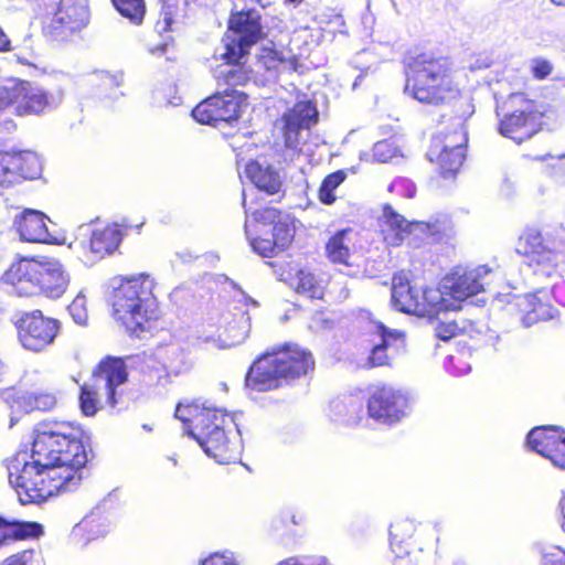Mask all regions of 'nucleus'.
I'll list each match as a JSON object with an SVG mask.
<instances>
[{
	"label": "nucleus",
	"mask_w": 565,
	"mask_h": 565,
	"mask_svg": "<svg viewBox=\"0 0 565 565\" xmlns=\"http://www.w3.org/2000/svg\"><path fill=\"white\" fill-rule=\"evenodd\" d=\"M351 228H343L332 234L326 243V257L332 264L349 265L351 248L348 236Z\"/></svg>",
	"instance_id": "c9c22d12"
},
{
	"label": "nucleus",
	"mask_w": 565,
	"mask_h": 565,
	"mask_svg": "<svg viewBox=\"0 0 565 565\" xmlns=\"http://www.w3.org/2000/svg\"><path fill=\"white\" fill-rule=\"evenodd\" d=\"M551 2L558 7H565V0H551Z\"/></svg>",
	"instance_id": "6e6d98bb"
},
{
	"label": "nucleus",
	"mask_w": 565,
	"mask_h": 565,
	"mask_svg": "<svg viewBox=\"0 0 565 565\" xmlns=\"http://www.w3.org/2000/svg\"><path fill=\"white\" fill-rule=\"evenodd\" d=\"M128 366L124 358L105 355L93 367L90 377L95 382L104 381L106 388V405L115 408L121 399L119 386L128 381Z\"/></svg>",
	"instance_id": "5701e85b"
},
{
	"label": "nucleus",
	"mask_w": 565,
	"mask_h": 565,
	"mask_svg": "<svg viewBox=\"0 0 565 565\" xmlns=\"http://www.w3.org/2000/svg\"><path fill=\"white\" fill-rule=\"evenodd\" d=\"M200 565H236L232 559L222 554L214 553L203 559Z\"/></svg>",
	"instance_id": "09e8293b"
},
{
	"label": "nucleus",
	"mask_w": 565,
	"mask_h": 565,
	"mask_svg": "<svg viewBox=\"0 0 565 565\" xmlns=\"http://www.w3.org/2000/svg\"><path fill=\"white\" fill-rule=\"evenodd\" d=\"M11 42L3 30L0 28V51H9Z\"/></svg>",
	"instance_id": "3c124183"
},
{
	"label": "nucleus",
	"mask_w": 565,
	"mask_h": 565,
	"mask_svg": "<svg viewBox=\"0 0 565 565\" xmlns=\"http://www.w3.org/2000/svg\"><path fill=\"white\" fill-rule=\"evenodd\" d=\"M392 305L399 312L433 318L448 310L446 299L438 288L413 284L405 271L392 277Z\"/></svg>",
	"instance_id": "9d476101"
},
{
	"label": "nucleus",
	"mask_w": 565,
	"mask_h": 565,
	"mask_svg": "<svg viewBox=\"0 0 565 565\" xmlns=\"http://www.w3.org/2000/svg\"><path fill=\"white\" fill-rule=\"evenodd\" d=\"M78 407L86 417L95 416L103 408L97 382H85L79 386Z\"/></svg>",
	"instance_id": "e433bc0d"
},
{
	"label": "nucleus",
	"mask_w": 565,
	"mask_h": 565,
	"mask_svg": "<svg viewBox=\"0 0 565 565\" xmlns=\"http://www.w3.org/2000/svg\"><path fill=\"white\" fill-rule=\"evenodd\" d=\"M519 312L524 327L552 320L558 315L551 301V295L544 290L525 295L519 302Z\"/></svg>",
	"instance_id": "c756f323"
},
{
	"label": "nucleus",
	"mask_w": 565,
	"mask_h": 565,
	"mask_svg": "<svg viewBox=\"0 0 565 565\" xmlns=\"http://www.w3.org/2000/svg\"><path fill=\"white\" fill-rule=\"evenodd\" d=\"M281 137L286 148L300 151V134L318 121V110L313 102L302 99L296 102L280 117Z\"/></svg>",
	"instance_id": "412c9836"
},
{
	"label": "nucleus",
	"mask_w": 565,
	"mask_h": 565,
	"mask_svg": "<svg viewBox=\"0 0 565 565\" xmlns=\"http://www.w3.org/2000/svg\"><path fill=\"white\" fill-rule=\"evenodd\" d=\"M4 157L6 151H0V191L11 186L9 167Z\"/></svg>",
	"instance_id": "de8ad7c7"
},
{
	"label": "nucleus",
	"mask_w": 565,
	"mask_h": 565,
	"mask_svg": "<svg viewBox=\"0 0 565 565\" xmlns=\"http://www.w3.org/2000/svg\"><path fill=\"white\" fill-rule=\"evenodd\" d=\"M250 331V318L245 310L224 317V322L217 329V342L222 349L243 343Z\"/></svg>",
	"instance_id": "2f4dec72"
},
{
	"label": "nucleus",
	"mask_w": 565,
	"mask_h": 565,
	"mask_svg": "<svg viewBox=\"0 0 565 565\" xmlns=\"http://www.w3.org/2000/svg\"><path fill=\"white\" fill-rule=\"evenodd\" d=\"M564 244L556 233L536 227H526L516 241L515 252L523 257L532 274L541 278L559 276V266L565 260Z\"/></svg>",
	"instance_id": "6e6552de"
},
{
	"label": "nucleus",
	"mask_w": 565,
	"mask_h": 565,
	"mask_svg": "<svg viewBox=\"0 0 565 565\" xmlns=\"http://www.w3.org/2000/svg\"><path fill=\"white\" fill-rule=\"evenodd\" d=\"M490 271L487 266L473 269L456 267L444 278V288L452 299L463 301L483 291V278Z\"/></svg>",
	"instance_id": "a878e982"
},
{
	"label": "nucleus",
	"mask_w": 565,
	"mask_h": 565,
	"mask_svg": "<svg viewBox=\"0 0 565 565\" xmlns=\"http://www.w3.org/2000/svg\"><path fill=\"white\" fill-rule=\"evenodd\" d=\"M542 565H565V550L559 546L548 547L542 555Z\"/></svg>",
	"instance_id": "a18cd8bd"
},
{
	"label": "nucleus",
	"mask_w": 565,
	"mask_h": 565,
	"mask_svg": "<svg viewBox=\"0 0 565 565\" xmlns=\"http://www.w3.org/2000/svg\"><path fill=\"white\" fill-rule=\"evenodd\" d=\"M245 174L258 190L269 195L277 194L281 190L279 174L271 168L263 167L255 160L246 164Z\"/></svg>",
	"instance_id": "72a5a7b5"
},
{
	"label": "nucleus",
	"mask_w": 565,
	"mask_h": 565,
	"mask_svg": "<svg viewBox=\"0 0 565 565\" xmlns=\"http://www.w3.org/2000/svg\"><path fill=\"white\" fill-rule=\"evenodd\" d=\"M563 291H565V285H564V284H563V285H559V286H556V287H554V289H553L554 297H555V298H557V301H558L559 303H562V305H564V306H565V300L559 298V296H561V294H562Z\"/></svg>",
	"instance_id": "603ef678"
},
{
	"label": "nucleus",
	"mask_w": 565,
	"mask_h": 565,
	"mask_svg": "<svg viewBox=\"0 0 565 565\" xmlns=\"http://www.w3.org/2000/svg\"><path fill=\"white\" fill-rule=\"evenodd\" d=\"M466 77L446 56L425 54L412 58L405 66L404 92L419 104L448 107L441 116L445 122H467L475 113V105L465 94Z\"/></svg>",
	"instance_id": "f257e3e1"
},
{
	"label": "nucleus",
	"mask_w": 565,
	"mask_h": 565,
	"mask_svg": "<svg viewBox=\"0 0 565 565\" xmlns=\"http://www.w3.org/2000/svg\"><path fill=\"white\" fill-rule=\"evenodd\" d=\"M145 224V220L132 225L126 218L120 224H107L102 228H95L89 237V250L98 257L113 254L119 246L122 237L132 228L140 230Z\"/></svg>",
	"instance_id": "c85d7f7f"
},
{
	"label": "nucleus",
	"mask_w": 565,
	"mask_h": 565,
	"mask_svg": "<svg viewBox=\"0 0 565 565\" xmlns=\"http://www.w3.org/2000/svg\"><path fill=\"white\" fill-rule=\"evenodd\" d=\"M347 172L344 170H337L329 173L322 180L318 189V199L321 203L330 205L335 201L334 190L344 182Z\"/></svg>",
	"instance_id": "58836bf2"
},
{
	"label": "nucleus",
	"mask_w": 565,
	"mask_h": 565,
	"mask_svg": "<svg viewBox=\"0 0 565 565\" xmlns=\"http://www.w3.org/2000/svg\"><path fill=\"white\" fill-rule=\"evenodd\" d=\"M41 557V551L35 548L19 550L4 557L0 565H31Z\"/></svg>",
	"instance_id": "79ce46f5"
},
{
	"label": "nucleus",
	"mask_w": 565,
	"mask_h": 565,
	"mask_svg": "<svg viewBox=\"0 0 565 565\" xmlns=\"http://www.w3.org/2000/svg\"><path fill=\"white\" fill-rule=\"evenodd\" d=\"M20 401L25 411L50 412L57 405V394L50 384L33 386L21 395Z\"/></svg>",
	"instance_id": "f704fd0d"
},
{
	"label": "nucleus",
	"mask_w": 565,
	"mask_h": 565,
	"mask_svg": "<svg viewBox=\"0 0 565 565\" xmlns=\"http://www.w3.org/2000/svg\"><path fill=\"white\" fill-rule=\"evenodd\" d=\"M36 476V466L32 460L20 462L14 459L8 466V480L14 489L17 497L22 504H40L38 488L34 478Z\"/></svg>",
	"instance_id": "cd10ccee"
},
{
	"label": "nucleus",
	"mask_w": 565,
	"mask_h": 565,
	"mask_svg": "<svg viewBox=\"0 0 565 565\" xmlns=\"http://www.w3.org/2000/svg\"><path fill=\"white\" fill-rule=\"evenodd\" d=\"M46 89L24 79H11L0 86V111L11 108L19 117L40 116L52 107Z\"/></svg>",
	"instance_id": "2eb2a0df"
},
{
	"label": "nucleus",
	"mask_w": 565,
	"mask_h": 565,
	"mask_svg": "<svg viewBox=\"0 0 565 565\" xmlns=\"http://www.w3.org/2000/svg\"><path fill=\"white\" fill-rule=\"evenodd\" d=\"M291 522H292L294 524H299V523L303 522V518H302V516H300V518H299V520H296L295 515H292V516H291Z\"/></svg>",
	"instance_id": "4d7b16f0"
},
{
	"label": "nucleus",
	"mask_w": 565,
	"mask_h": 565,
	"mask_svg": "<svg viewBox=\"0 0 565 565\" xmlns=\"http://www.w3.org/2000/svg\"><path fill=\"white\" fill-rule=\"evenodd\" d=\"M6 160L9 167L11 185L20 180L35 179L40 175L41 163L31 151H6Z\"/></svg>",
	"instance_id": "473e14b6"
},
{
	"label": "nucleus",
	"mask_w": 565,
	"mask_h": 565,
	"mask_svg": "<svg viewBox=\"0 0 565 565\" xmlns=\"http://www.w3.org/2000/svg\"><path fill=\"white\" fill-rule=\"evenodd\" d=\"M174 415L209 457L221 465L239 460V431L234 416L227 411L191 401L179 403Z\"/></svg>",
	"instance_id": "f03ea898"
},
{
	"label": "nucleus",
	"mask_w": 565,
	"mask_h": 565,
	"mask_svg": "<svg viewBox=\"0 0 565 565\" xmlns=\"http://www.w3.org/2000/svg\"><path fill=\"white\" fill-rule=\"evenodd\" d=\"M89 21L88 0H60L58 7L44 25V35L53 41L67 40Z\"/></svg>",
	"instance_id": "aec40b11"
},
{
	"label": "nucleus",
	"mask_w": 565,
	"mask_h": 565,
	"mask_svg": "<svg viewBox=\"0 0 565 565\" xmlns=\"http://www.w3.org/2000/svg\"><path fill=\"white\" fill-rule=\"evenodd\" d=\"M162 18L158 20L157 26L160 28V31L168 32L171 31V26L174 22L172 13L168 10L161 12Z\"/></svg>",
	"instance_id": "8fccbe9b"
},
{
	"label": "nucleus",
	"mask_w": 565,
	"mask_h": 565,
	"mask_svg": "<svg viewBox=\"0 0 565 565\" xmlns=\"http://www.w3.org/2000/svg\"><path fill=\"white\" fill-rule=\"evenodd\" d=\"M471 327V324H469ZM468 330L467 324H459L456 320L451 321H439L435 327V335L441 341H449L461 334H465Z\"/></svg>",
	"instance_id": "a19ab883"
},
{
	"label": "nucleus",
	"mask_w": 565,
	"mask_h": 565,
	"mask_svg": "<svg viewBox=\"0 0 565 565\" xmlns=\"http://www.w3.org/2000/svg\"><path fill=\"white\" fill-rule=\"evenodd\" d=\"M31 459L36 466V476L33 478L38 488V497H41L40 503L51 497L75 490L82 481L72 472H64L50 462H41L38 458Z\"/></svg>",
	"instance_id": "b1692460"
},
{
	"label": "nucleus",
	"mask_w": 565,
	"mask_h": 565,
	"mask_svg": "<svg viewBox=\"0 0 565 565\" xmlns=\"http://www.w3.org/2000/svg\"><path fill=\"white\" fill-rule=\"evenodd\" d=\"M20 297L62 298L71 286V274L55 258L22 257L13 262L2 277Z\"/></svg>",
	"instance_id": "423d86ee"
},
{
	"label": "nucleus",
	"mask_w": 565,
	"mask_h": 565,
	"mask_svg": "<svg viewBox=\"0 0 565 565\" xmlns=\"http://www.w3.org/2000/svg\"><path fill=\"white\" fill-rule=\"evenodd\" d=\"M154 281L147 274L121 278L111 291L114 319L136 338L153 334L163 312L153 294Z\"/></svg>",
	"instance_id": "39448f33"
},
{
	"label": "nucleus",
	"mask_w": 565,
	"mask_h": 565,
	"mask_svg": "<svg viewBox=\"0 0 565 565\" xmlns=\"http://www.w3.org/2000/svg\"><path fill=\"white\" fill-rule=\"evenodd\" d=\"M50 218L41 211L25 209L14 220V228L23 242L56 244L57 238L49 231Z\"/></svg>",
	"instance_id": "bb28decb"
},
{
	"label": "nucleus",
	"mask_w": 565,
	"mask_h": 565,
	"mask_svg": "<svg viewBox=\"0 0 565 565\" xmlns=\"http://www.w3.org/2000/svg\"><path fill=\"white\" fill-rule=\"evenodd\" d=\"M257 233L250 246L262 257H275L288 249L295 238V218L276 207H264L253 213Z\"/></svg>",
	"instance_id": "1a4fd4ad"
},
{
	"label": "nucleus",
	"mask_w": 565,
	"mask_h": 565,
	"mask_svg": "<svg viewBox=\"0 0 565 565\" xmlns=\"http://www.w3.org/2000/svg\"><path fill=\"white\" fill-rule=\"evenodd\" d=\"M248 76L242 70H230L223 75L224 83L230 86L245 85Z\"/></svg>",
	"instance_id": "49530a36"
},
{
	"label": "nucleus",
	"mask_w": 565,
	"mask_h": 565,
	"mask_svg": "<svg viewBox=\"0 0 565 565\" xmlns=\"http://www.w3.org/2000/svg\"><path fill=\"white\" fill-rule=\"evenodd\" d=\"M294 290L298 295L310 299H322L324 296V288L317 277L305 270H298L294 282Z\"/></svg>",
	"instance_id": "4c0bfd02"
},
{
	"label": "nucleus",
	"mask_w": 565,
	"mask_h": 565,
	"mask_svg": "<svg viewBox=\"0 0 565 565\" xmlns=\"http://www.w3.org/2000/svg\"><path fill=\"white\" fill-rule=\"evenodd\" d=\"M68 312L76 323L86 324L88 320L86 297L82 294H78L68 305Z\"/></svg>",
	"instance_id": "37998d69"
},
{
	"label": "nucleus",
	"mask_w": 565,
	"mask_h": 565,
	"mask_svg": "<svg viewBox=\"0 0 565 565\" xmlns=\"http://www.w3.org/2000/svg\"><path fill=\"white\" fill-rule=\"evenodd\" d=\"M244 100L243 93L225 89L200 102L192 109V117L202 125L214 127L222 122L231 125L239 120Z\"/></svg>",
	"instance_id": "6ab92c4d"
},
{
	"label": "nucleus",
	"mask_w": 565,
	"mask_h": 565,
	"mask_svg": "<svg viewBox=\"0 0 565 565\" xmlns=\"http://www.w3.org/2000/svg\"><path fill=\"white\" fill-rule=\"evenodd\" d=\"M43 534L44 527L36 521L10 519L0 514V546L38 540Z\"/></svg>",
	"instance_id": "7c9ffc66"
},
{
	"label": "nucleus",
	"mask_w": 565,
	"mask_h": 565,
	"mask_svg": "<svg viewBox=\"0 0 565 565\" xmlns=\"http://www.w3.org/2000/svg\"><path fill=\"white\" fill-rule=\"evenodd\" d=\"M429 534L412 520L399 519L390 525V546L393 565H434L435 553L424 543Z\"/></svg>",
	"instance_id": "9b49d317"
},
{
	"label": "nucleus",
	"mask_w": 565,
	"mask_h": 565,
	"mask_svg": "<svg viewBox=\"0 0 565 565\" xmlns=\"http://www.w3.org/2000/svg\"><path fill=\"white\" fill-rule=\"evenodd\" d=\"M532 450L548 459L555 467L565 470V429L558 426L533 428L527 435Z\"/></svg>",
	"instance_id": "393cba45"
},
{
	"label": "nucleus",
	"mask_w": 565,
	"mask_h": 565,
	"mask_svg": "<svg viewBox=\"0 0 565 565\" xmlns=\"http://www.w3.org/2000/svg\"><path fill=\"white\" fill-rule=\"evenodd\" d=\"M384 146H385V143H382V142L376 143L374 147V156H379L380 149Z\"/></svg>",
	"instance_id": "5fc2aeb1"
},
{
	"label": "nucleus",
	"mask_w": 565,
	"mask_h": 565,
	"mask_svg": "<svg viewBox=\"0 0 565 565\" xmlns=\"http://www.w3.org/2000/svg\"><path fill=\"white\" fill-rule=\"evenodd\" d=\"M379 340H369L371 348L365 360L366 369L392 366L393 361L402 355L406 349L405 334L397 330H390L383 324L376 328Z\"/></svg>",
	"instance_id": "4be33fe9"
},
{
	"label": "nucleus",
	"mask_w": 565,
	"mask_h": 565,
	"mask_svg": "<svg viewBox=\"0 0 565 565\" xmlns=\"http://www.w3.org/2000/svg\"><path fill=\"white\" fill-rule=\"evenodd\" d=\"M559 507L562 513L561 527L565 532V494L561 499Z\"/></svg>",
	"instance_id": "864d4df0"
},
{
	"label": "nucleus",
	"mask_w": 565,
	"mask_h": 565,
	"mask_svg": "<svg viewBox=\"0 0 565 565\" xmlns=\"http://www.w3.org/2000/svg\"><path fill=\"white\" fill-rule=\"evenodd\" d=\"M299 58L289 45L267 40L256 50L250 74L262 82L275 81L284 71L296 72Z\"/></svg>",
	"instance_id": "a211bd4d"
},
{
	"label": "nucleus",
	"mask_w": 565,
	"mask_h": 565,
	"mask_svg": "<svg viewBox=\"0 0 565 565\" xmlns=\"http://www.w3.org/2000/svg\"><path fill=\"white\" fill-rule=\"evenodd\" d=\"M13 327L20 347L34 354L53 347L62 332V322L41 309L21 312L13 321Z\"/></svg>",
	"instance_id": "4468645a"
},
{
	"label": "nucleus",
	"mask_w": 565,
	"mask_h": 565,
	"mask_svg": "<svg viewBox=\"0 0 565 565\" xmlns=\"http://www.w3.org/2000/svg\"><path fill=\"white\" fill-rule=\"evenodd\" d=\"M553 72L552 63L543 57L533 58L531 62V73L535 79L543 81Z\"/></svg>",
	"instance_id": "c03bdc74"
},
{
	"label": "nucleus",
	"mask_w": 565,
	"mask_h": 565,
	"mask_svg": "<svg viewBox=\"0 0 565 565\" xmlns=\"http://www.w3.org/2000/svg\"><path fill=\"white\" fill-rule=\"evenodd\" d=\"M367 415L374 422L395 425L411 412V399L406 391L392 384L381 383L370 387L366 401Z\"/></svg>",
	"instance_id": "f3484780"
},
{
	"label": "nucleus",
	"mask_w": 565,
	"mask_h": 565,
	"mask_svg": "<svg viewBox=\"0 0 565 565\" xmlns=\"http://www.w3.org/2000/svg\"><path fill=\"white\" fill-rule=\"evenodd\" d=\"M548 111L527 94L512 93L497 106L498 131L520 145L543 129Z\"/></svg>",
	"instance_id": "0eeeda50"
},
{
	"label": "nucleus",
	"mask_w": 565,
	"mask_h": 565,
	"mask_svg": "<svg viewBox=\"0 0 565 565\" xmlns=\"http://www.w3.org/2000/svg\"><path fill=\"white\" fill-rule=\"evenodd\" d=\"M228 41L222 55L228 65L238 66L250 49L264 38L262 17L255 9L232 11L227 20Z\"/></svg>",
	"instance_id": "f8f14e48"
},
{
	"label": "nucleus",
	"mask_w": 565,
	"mask_h": 565,
	"mask_svg": "<svg viewBox=\"0 0 565 565\" xmlns=\"http://www.w3.org/2000/svg\"><path fill=\"white\" fill-rule=\"evenodd\" d=\"M92 452V434L79 422L50 419L39 424L32 443L31 458L50 462L79 480Z\"/></svg>",
	"instance_id": "7ed1b4c3"
},
{
	"label": "nucleus",
	"mask_w": 565,
	"mask_h": 565,
	"mask_svg": "<svg viewBox=\"0 0 565 565\" xmlns=\"http://www.w3.org/2000/svg\"><path fill=\"white\" fill-rule=\"evenodd\" d=\"M115 9L132 23L139 25L146 15L145 0H111Z\"/></svg>",
	"instance_id": "ea45409f"
},
{
	"label": "nucleus",
	"mask_w": 565,
	"mask_h": 565,
	"mask_svg": "<svg viewBox=\"0 0 565 565\" xmlns=\"http://www.w3.org/2000/svg\"><path fill=\"white\" fill-rule=\"evenodd\" d=\"M316 369L313 353L306 347L287 341L268 347L248 366L244 386L253 392L276 391L307 377Z\"/></svg>",
	"instance_id": "20e7f679"
},
{
	"label": "nucleus",
	"mask_w": 565,
	"mask_h": 565,
	"mask_svg": "<svg viewBox=\"0 0 565 565\" xmlns=\"http://www.w3.org/2000/svg\"><path fill=\"white\" fill-rule=\"evenodd\" d=\"M454 128L445 127L433 136L427 157L433 162L440 177L454 178L461 169L466 159L468 143L467 122L452 120Z\"/></svg>",
	"instance_id": "ddd939ff"
},
{
	"label": "nucleus",
	"mask_w": 565,
	"mask_h": 565,
	"mask_svg": "<svg viewBox=\"0 0 565 565\" xmlns=\"http://www.w3.org/2000/svg\"><path fill=\"white\" fill-rule=\"evenodd\" d=\"M447 230L448 222L446 218H436L430 222H409L390 204H385L382 209L380 232L383 241L388 246H401L403 242L412 235H414L415 238L439 236L445 234Z\"/></svg>",
	"instance_id": "dca6fc26"
}]
</instances>
